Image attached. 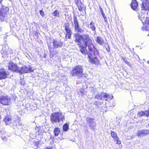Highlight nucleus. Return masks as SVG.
I'll use <instances>...</instances> for the list:
<instances>
[{
  "label": "nucleus",
  "mask_w": 149,
  "mask_h": 149,
  "mask_svg": "<svg viewBox=\"0 0 149 149\" xmlns=\"http://www.w3.org/2000/svg\"><path fill=\"white\" fill-rule=\"evenodd\" d=\"M40 14L41 15L42 17H43L44 16V14L43 11L42 10H41L40 11Z\"/></svg>",
  "instance_id": "e433bc0d"
},
{
  "label": "nucleus",
  "mask_w": 149,
  "mask_h": 149,
  "mask_svg": "<svg viewBox=\"0 0 149 149\" xmlns=\"http://www.w3.org/2000/svg\"><path fill=\"white\" fill-rule=\"evenodd\" d=\"M73 22L74 25L79 24V22L78 21L77 17L74 15L73 17Z\"/></svg>",
  "instance_id": "cd10ccee"
},
{
  "label": "nucleus",
  "mask_w": 149,
  "mask_h": 149,
  "mask_svg": "<svg viewBox=\"0 0 149 149\" xmlns=\"http://www.w3.org/2000/svg\"><path fill=\"white\" fill-rule=\"evenodd\" d=\"M74 38L77 45L80 46L81 44L85 46L87 45L92 42V39L87 34L81 35L77 33L74 34Z\"/></svg>",
  "instance_id": "f257e3e1"
},
{
  "label": "nucleus",
  "mask_w": 149,
  "mask_h": 149,
  "mask_svg": "<svg viewBox=\"0 0 149 149\" xmlns=\"http://www.w3.org/2000/svg\"><path fill=\"white\" fill-rule=\"evenodd\" d=\"M74 3L77 5L79 10L82 11L84 8V5L82 4L80 0H74Z\"/></svg>",
  "instance_id": "2eb2a0df"
},
{
  "label": "nucleus",
  "mask_w": 149,
  "mask_h": 149,
  "mask_svg": "<svg viewBox=\"0 0 149 149\" xmlns=\"http://www.w3.org/2000/svg\"><path fill=\"white\" fill-rule=\"evenodd\" d=\"M136 134L139 137L141 138L149 134V130H142L138 131Z\"/></svg>",
  "instance_id": "9d476101"
},
{
  "label": "nucleus",
  "mask_w": 149,
  "mask_h": 149,
  "mask_svg": "<svg viewBox=\"0 0 149 149\" xmlns=\"http://www.w3.org/2000/svg\"><path fill=\"white\" fill-rule=\"evenodd\" d=\"M100 11H101V13L103 17H104V16H105V14L104 13L103 11V10H102V8H101V7H100Z\"/></svg>",
  "instance_id": "f704fd0d"
},
{
  "label": "nucleus",
  "mask_w": 149,
  "mask_h": 149,
  "mask_svg": "<svg viewBox=\"0 0 149 149\" xmlns=\"http://www.w3.org/2000/svg\"><path fill=\"white\" fill-rule=\"evenodd\" d=\"M69 125L67 123L65 124L63 126V130L65 132H66L69 129Z\"/></svg>",
  "instance_id": "393cba45"
},
{
  "label": "nucleus",
  "mask_w": 149,
  "mask_h": 149,
  "mask_svg": "<svg viewBox=\"0 0 149 149\" xmlns=\"http://www.w3.org/2000/svg\"><path fill=\"white\" fill-rule=\"evenodd\" d=\"M89 28H91L93 31H95L96 28L95 26V23L94 22H91L89 24Z\"/></svg>",
  "instance_id": "bb28decb"
},
{
  "label": "nucleus",
  "mask_w": 149,
  "mask_h": 149,
  "mask_svg": "<svg viewBox=\"0 0 149 149\" xmlns=\"http://www.w3.org/2000/svg\"><path fill=\"white\" fill-rule=\"evenodd\" d=\"M70 24L69 22H67L64 24V27L65 28V30L66 32L71 31V29L69 28Z\"/></svg>",
  "instance_id": "412c9836"
},
{
  "label": "nucleus",
  "mask_w": 149,
  "mask_h": 149,
  "mask_svg": "<svg viewBox=\"0 0 149 149\" xmlns=\"http://www.w3.org/2000/svg\"><path fill=\"white\" fill-rule=\"evenodd\" d=\"M95 40L98 44L100 45H102L104 43V39L100 36L97 37Z\"/></svg>",
  "instance_id": "6ab92c4d"
},
{
  "label": "nucleus",
  "mask_w": 149,
  "mask_h": 149,
  "mask_svg": "<svg viewBox=\"0 0 149 149\" xmlns=\"http://www.w3.org/2000/svg\"><path fill=\"white\" fill-rule=\"evenodd\" d=\"M111 135L114 141H117V144H120L121 143L120 141H119V138L117 136L116 133L114 132L111 131Z\"/></svg>",
  "instance_id": "f3484780"
},
{
  "label": "nucleus",
  "mask_w": 149,
  "mask_h": 149,
  "mask_svg": "<svg viewBox=\"0 0 149 149\" xmlns=\"http://www.w3.org/2000/svg\"><path fill=\"white\" fill-rule=\"evenodd\" d=\"M38 144H39L38 142L37 141L35 142V145L36 146H37L38 145Z\"/></svg>",
  "instance_id": "ea45409f"
},
{
  "label": "nucleus",
  "mask_w": 149,
  "mask_h": 149,
  "mask_svg": "<svg viewBox=\"0 0 149 149\" xmlns=\"http://www.w3.org/2000/svg\"><path fill=\"white\" fill-rule=\"evenodd\" d=\"M122 59L129 66H130L131 65V64L127 61V59L123 58H122Z\"/></svg>",
  "instance_id": "473e14b6"
},
{
  "label": "nucleus",
  "mask_w": 149,
  "mask_h": 149,
  "mask_svg": "<svg viewBox=\"0 0 149 149\" xmlns=\"http://www.w3.org/2000/svg\"><path fill=\"white\" fill-rule=\"evenodd\" d=\"M95 98H96L97 99H99L100 100H102V95L101 94V93H98L95 96Z\"/></svg>",
  "instance_id": "c756f323"
},
{
  "label": "nucleus",
  "mask_w": 149,
  "mask_h": 149,
  "mask_svg": "<svg viewBox=\"0 0 149 149\" xmlns=\"http://www.w3.org/2000/svg\"><path fill=\"white\" fill-rule=\"evenodd\" d=\"M82 66L80 65H77L74 67L71 72V74L73 76L81 77L83 75Z\"/></svg>",
  "instance_id": "7ed1b4c3"
},
{
  "label": "nucleus",
  "mask_w": 149,
  "mask_h": 149,
  "mask_svg": "<svg viewBox=\"0 0 149 149\" xmlns=\"http://www.w3.org/2000/svg\"><path fill=\"white\" fill-rule=\"evenodd\" d=\"M20 71H19L18 72L22 74L23 73L31 72L33 71V70L30 66L28 67H26L25 66H23L21 68H20Z\"/></svg>",
  "instance_id": "1a4fd4ad"
},
{
  "label": "nucleus",
  "mask_w": 149,
  "mask_h": 149,
  "mask_svg": "<svg viewBox=\"0 0 149 149\" xmlns=\"http://www.w3.org/2000/svg\"><path fill=\"white\" fill-rule=\"evenodd\" d=\"M49 50L50 51V48H49Z\"/></svg>",
  "instance_id": "c03bdc74"
},
{
  "label": "nucleus",
  "mask_w": 149,
  "mask_h": 149,
  "mask_svg": "<svg viewBox=\"0 0 149 149\" xmlns=\"http://www.w3.org/2000/svg\"><path fill=\"white\" fill-rule=\"evenodd\" d=\"M85 46L86 47H87L88 49L90 52H91V53L92 54V53H93V54L94 55H97L98 54V51L97 49L95 48L92 43V42L88 44L87 45H85Z\"/></svg>",
  "instance_id": "39448f33"
},
{
  "label": "nucleus",
  "mask_w": 149,
  "mask_h": 149,
  "mask_svg": "<svg viewBox=\"0 0 149 149\" xmlns=\"http://www.w3.org/2000/svg\"><path fill=\"white\" fill-rule=\"evenodd\" d=\"M143 30L149 31V17H146L145 23L142 27ZM149 36V34L148 35Z\"/></svg>",
  "instance_id": "4468645a"
},
{
  "label": "nucleus",
  "mask_w": 149,
  "mask_h": 149,
  "mask_svg": "<svg viewBox=\"0 0 149 149\" xmlns=\"http://www.w3.org/2000/svg\"><path fill=\"white\" fill-rule=\"evenodd\" d=\"M101 94L102 95V99L103 100L104 99L106 100L108 96V95L104 93H101Z\"/></svg>",
  "instance_id": "c85d7f7f"
},
{
  "label": "nucleus",
  "mask_w": 149,
  "mask_h": 149,
  "mask_svg": "<svg viewBox=\"0 0 149 149\" xmlns=\"http://www.w3.org/2000/svg\"><path fill=\"white\" fill-rule=\"evenodd\" d=\"M0 103L4 105H8L11 103L10 98L8 96H2L0 97Z\"/></svg>",
  "instance_id": "423d86ee"
},
{
  "label": "nucleus",
  "mask_w": 149,
  "mask_h": 149,
  "mask_svg": "<svg viewBox=\"0 0 149 149\" xmlns=\"http://www.w3.org/2000/svg\"><path fill=\"white\" fill-rule=\"evenodd\" d=\"M104 21L105 22H106L107 20V18H106V17L105 16H104Z\"/></svg>",
  "instance_id": "a19ab883"
},
{
  "label": "nucleus",
  "mask_w": 149,
  "mask_h": 149,
  "mask_svg": "<svg viewBox=\"0 0 149 149\" xmlns=\"http://www.w3.org/2000/svg\"><path fill=\"white\" fill-rule=\"evenodd\" d=\"M45 149H52V148H45Z\"/></svg>",
  "instance_id": "79ce46f5"
},
{
  "label": "nucleus",
  "mask_w": 149,
  "mask_h": 149,
  "mask_svg": "<svg viewBox=\"0 0 149 149\" xmlns=\"http://www.w3.org/2000/svg\"><path fill=\"white\" fill-rule=\"evenodd\" d=\"M138 6V2L136 0H132L131 6L132 8L134 10H135L137 8Z\"/></svg>",
  "instance_id": "aec40b11"
},
{
  "label": "nucleus",
  "mask_w": 149,
  "mask_h": 149,
  "mask_svg": "<svg viewBox=\"0 0 149 149\" xmlns=\"http://www.w3.org/2000/svg\"><path fill=\"white\" fill-rule=\"evenodd\" d=\"M143 18H144V20L145 18L144 17H143Z\"/></svg>",
  "instance_id": "a18cd8bd"
},
{
  "label": "nucleus",
  "mask_w": 149,
  "mask_h": 149,
  "mask_svg": "<svg viewBox=\"0 0 149 149\" xmlns=\"http://www.w3.org/2000/svg\"><path fill=\"white\" fill-rule=\"evenodd\" d=\"M0 8V19L1 20H3L6 15V13L7 10V8L1 9Z\"/></svg>",
  "instance_id": "f8f14e48"
},
{
  "label": "nucleus",
  "mask_w": 149,
  "mask_h": 149,
  "mask_svg": "<svg viewBox=\"0 0 149 149\" xmlns=\"http://www.w3.org/2000/svg\"><path fill=\"white\" fill-rule=\"evenodd\" d=\"M144 115H145V111L140 112L138 114V116L139 117H141Z\"/></svg>",
  "instance_id": "2f4dec72"
},
{
  "label": "nucleus",
  "mask_w": 149,
  "mask_h": 149,
  "mask_svg": "<svg viewBox=\"0 0 149 149\" xmlns=\"http://www.w3.org/2000/svg\"><path fill=\"white\" fill-rule=\"evenodd\" d=\"M141 9L143 10H149V1L147 0H141Z\"/></svg>",
  "instance_id": "9b49d317"
},
{
  "label": "nucleus",
  "mask_w": 149,
  "mask_h": 149,
  "mask_svg": "<svg viewBox=\"0 0 149 149\" xmlns=\"http://www.w3.org/2000/svg\"><path fill=\"white\" fill-rule=\"evenodd\" d=\"M79 45L81 48L80 51L81 52L84 54H88V51L86 49V47L85 45Z\"/></svg>",
  "instance_id": "a211bd4d"
},
{
  "label": "nucleus",
  "mask_w": 149,
  "mask_h": 149,
  "mask_svg": "<svg viewBox=\"0 0 149 149\" xmlns=\"http://www.w3.org/2000/svg\"><path fill=\"white\" fill-rule=\"evenodd\" d=\"M93 55L91 53H90L88 55L89 61L91 63L98 65L99 64V61L96 57L94 56L95 55Z\"/></svg>",
  "instance_id": "6e6552de"
},
{
  "label": "nucleus",
  "mask_w": 149,
  "mask_h": 149,
  "mask_svg": "<svg viewBox=\"0 0 149 149\" xmlns=\"http://www.w3.org/2000/svg\"><path fill=\"white\" fill-rule=\"evenodd\" d=\"M86 120L87 124L90 127V128L91 130H94L95 129L96 126V123L95 122L94 119L88 117L86 118Z\"/></svg>",
  "instance_id": "20e7f679"
},
{
  "label": "nucleus",
  "mask_w": 149,
  "mask_h": 149,
  "mask_svg": "<svg viewBox=\"0 0 149 149\" xmlns=\"http://www.w3.org/2000/svg\"><path fill=\"white\" fill-rule=\"evenodd\" d=\"M2 0H0V8H2L3 6L2 4Z\"/></svg>",
  "instance_id": "4c0bfd02"
},
{
  "label": "nucleus",
  "mask_w": 149,
  "mask_h": 149,
  "mask_svg": "<svg viewBox=\"0 0 149 149\" xmlns=\"http://www.w3.org/2000/svg\"><path fill=\"white\" fill-rule=\"evenodd\" d=\"M8 74L3 69H0V79H5L8 77Z\"/></svg>",
  "instance_id": "ddd939ff"
},
{
  "label": "nucleus",
  "mask_w": 149,
  "mask_h": 149,
  "mask_svg": "<svg viewBox=\"0 0 149 149\" xmlns=\"http://www.w3.org/2000/svg\"><path fill=\"white\" fill-rule=\"evenodd\" d=\"M145 115L147 117H149V111H145Z\"/></svg>",
  "instance_id": "c9c22d12"
},
{
  "label": "nucleus",
  "mask_w": 149,
  "mask_h": 149,
  "mask_svg": "<svg viewBox=\"0 0 149 149\" xmlns=\"http://www.w3.org/2000/svg\"><path fill=\"white\" fill-rule=\"evenodd\" d=\"M60 132V130L59 128L56 127L54 129V132L55 136H58Z\"/></svg>",
  "instance_id": "b1692460"
},
{
  "label": "nucleus",
  "mask_w": 149,
  "mask_h": 149,
  "mask_svg": "<svg viewBox=\"0 0 149 149\" xmlns=\"http://www.w3.org/2000/svg\"><path fill=\"white\" fill-rule=\"evenodd\" d=\"M147 63H148V64H149V61H148V62H147Z\"/></svg>",
  "instance_id": "37998d69"
},
{
  "label": "nucleus",
  "mask_w": 149,
  "mask_h": 149,
  "mask_svg": "<svg viewBox=\"0 0 149 149\" xmlns=\"http://www.w3.org/2000/svg\"><path fill=\"white\" fill-rule=\"evenodd\" d=\"M93 104L96 105L97 107H99L101 104L100 102L97 101H95L94 102Z\"/></svg>",
  "instance_id": "72a5a7b5"
},
{
  "label": "nucleus",
  "mask_w": 149,
  "mask_h": 149,
  "mask_svg": "<svg viewBox=\"0 0 149 149\" xmlns=\"http://www.w3.org/2000/svg\"><path fill=\"white\" fill-rule=\"evenodd\" d=\"M67 33L66 34V37H68L69 39L71 37V35L72 33L71 31L66 32Z\"/></svg>",
  "instance_id": "7c9ffc66"
},
{
  "label": "nucleus",
  "mask_w": 149,
  "mask_h": 149,
  "mask_svg": "<svg viewBox=\"0 0 149 149\" xmlns=\"http://www.w3.org/2000/svg\"><path fill=\"white\" fill-rule=\"evenodd\" d=\"M50 119L52 123L63 122L65 120L64 115L61 112L52 113L50 116Z\"/></svg>",
  "instance_id": "f03ea898"
},
{
  "label": "nucleus",
  "mask_w": 149,
  "mask_h": 149,
  "mask_svg": "<svg viewBox=\"0 0 149 149\" xmlns=\"http://www.w3.org/2000/svg\"><path fill=\"white\" fill-rule=\"evenodd\" d=\"M52 15L55 17H59V11L58 10H56L52 13Z\"/></svg>",
  "instance_id": "a878e982"
},
{
  "label": "nucleus",
  "mask_w": 149,
  "mask_h": 149,
  "mask_svg": "<svg viewBox=\"0 0 149 149\" xmlns=\"http://www.w3.org/2000/svg\"><path fill=\"white\" fill-rule=\"evenodd\" d=\"M74 27L75 30L78 32L82 33L84 31V29L80 28L79 24L74 25Z\"/></svg>",
  "instance_id": "4be33fe9"
},
{
  "label": "nucleus",
  "mask_w": 149,
  "mask_h": 149,
  "mask_svg": "<svg viewBox=\"0 0 149 149\" xmlns=\"http://www.w3.org/2000/svg\"><path fill=\"white\" fill-rule=\"evenodd\" d=\"M53 43L54 48L61 47L63 45V43L59 40H54Z\"/></svg>",
  "instance_id": "dca6fc26"
},
{
  "label": "nucleus",
  "mask_w": 149,
  "mask_h": 149,
  "mask_svg": "<svg viewBox=\"0 0 149 149\" xmlns=\"http://www.w3.org/2000/svg\"><path fill=\"white\" fill-rule=\"evenodd\" d=\"M106 50L108 52H109L110 51V49L109 48V47L108 46L106 48Z\"/></svg>",
  "instance_id": "58836bf2"
},
{
  "label": "nucleus",
  "mask_w": 149,
  "mask_h": 149,
  "mask_svg": "<svg viewBox=\"0 0 149 149\" xmlns=\"http://www.w3.org/2000/svg\"><path fill=\"white\" fill-rule=\"evenodd\" d=\"M4 121L5 122L6 125H10L11 123V120L8 116H6L4 119Z\"/></svg>",
  "instance_id": "5701e85b"
},
{
  "label": "nucleus",
  "mask_w": 149,
  "mask_h": 149,
  "mask_svg": "<svg viewBox=\"0 0 149 149\" xmlns=\"http://www.w3.org/2000/svg\"><path fill=\"white\" fill-rule=\"evenodd\" d=\"M8 67V69L13 71L18 72L19 71H20V68L18 66L17 64L13 63L12 62L9 63Z\"/></svg>",
  "instance_id": "0eeeda50"
}]
</instances>
